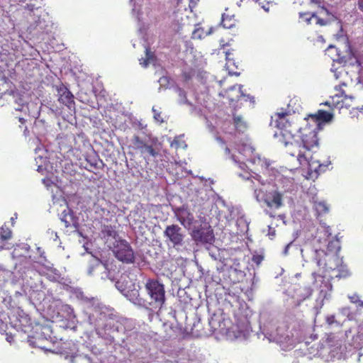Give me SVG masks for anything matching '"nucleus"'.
<instances>
[{"label":"nucleus","instance_id":"1","mask_svg":"<svg viewBox=\"0 0 363 363\" xmlns=\"http://www.w3.org/2000/svg\"><path fill=\"white\" fill-rule=\"evenodd\" d=\"M82 298L87 303L86 321L100 337L110 342L125 343L128 340L131 333L128 319L120 318L113 308L98 298L84 296Z\"/></svg>","mask_w":363,"mask_h":363},{"label":"nucleus","instance_id":"2","mask_svg":"<svg viewBox=\"0 0 363 363\" xmlns=\"http://www.w3.org/2000/svg\"><path fill=\"white\" fill-rule=\"evenodd\" d=\"M295 130L297 134H295L294 139L291 140L294 146L291 144L286 146L288 153L296 157L301 165H307L309 171H315L317 173L324 172L327 166L330 164V162L320 164L318 161L313 160L311 153L313 149L318 146L317 132L319 130L308 123H306L304 128H296Z\"/></svg>","mask_w":363,"mask_h":363},{"label":"nucleus","instance_id":"3","mask_svg":"<svg viewBox=\"0 0 363 363\" xmlns=\"http://www.w3.org/2000/svg\"><path fill=\"white\" fill-rule=\"evenodd\" d=\"M240 177L250 182V188L253 191V197L259 203H264L272 210H278L284 206V193L264 180L257 173L245 172L238 174Z\"/></svg>","mask_w":363,"mask_h":363},{"label":"nucleus","instance_id":"4","mask_svg":"<svg viewBox=\"0 0 363 363\" xmlns=\"http://www.w3.org/2000/svg\"><path fill=\"white\" fill-rule=\"evenodd\" d=\"M340 250L339 241H331L328 245V252L323 250H315L313 251V259L318 267L325 271H336L335 277L345 278L350 275L349 271L345 265L342 264V259L338 256Z\"/></svg>","mask_w":363,"mask_h":363},{"label":"nucleus","instance_id":"5","mask_svg":"<svg viewBox=\"0 0 363 363\" xmlns=\"http://www.w3.org/2000/svg\"><path fill=\"white\" fill-rule=\"evenodd\" d=\"M37 250L39 253L38 257H32L29 255L25 257V270L21 273V281L19 284L21 285V291L16 290L15 291L16 296H26L28 288H32V284L28 279L29 277L32 279L33 276H36L37 272L40 267L45 269H50L51 267L50 262L47 259L45 256V252L41 247H38Z\"/></svg>","mask_w":363,"mask_h":363},{"label":"nucleus","instance_id":"6","mask_svg":"<svg viewBox=\"0 0 363 363\" xmlns=\"http://www.w3.org/2000/svg\"><path fill=\"white\" fill-rule=\"evenodd\" d=\"M144 290L147 296L145 298L146 309L161 310L166 301L164 285L157 279H147L144 284Z\"/></svg>","mask_w":363,"mask_h":363},{"label":"nucleus","instance_id":"7","mask_svg":"<svg viewBox=\"0 0 363 363\" xmlns=\"http://www.w3.org/2000/svg\"><path fill=\"white\" fill-rule=\"evenodd\" d=\"M262 333L269 342L277 343L283 350H289L294 347V340L288 334L284 325L279 326L276 323H269L264 326Z\"/></svg>","mask_w":363,"mask_h":363},{"label":"nucleus","instance_id":"8","mask_svg":"<svg viewBox=\"0 0 363 363\" xmlns=\"http://www.w3.org/2000/svg\"><path fill=\"white\" fill-rule=\"evenodd\" d=\"M288 115V111H281L280 112H277L272 116L270 122L271 126L276 127L279 130V133L276 132L274 133V137L278 138L279 142L284 144L286 147L289 144H291V146H294V143L291 140L295 138V134L292 133V130L289 129L291 125L286 118Z\"/></svg>","mask_w":363,"mask_h":363},{"label":"nucleus","instance_id":"9","mask_svg":"<svg viewBox=\"0 0 363 363\" xmlns=\"http://www.w3.org/2000/svg\"><path fill=\"white\" fill-rule=\"evenodd\" d=\"M163 235L168 247H173L177 251L184 247L185 244V233L177 224L166 226Z\"/></svg>","mask_w":363,"mask_h":363},{"label":"nucleus","instance_id":"10","mask_svg":"<svg viewBox=\"0 0 363 363\" xmlns=\"http://www.w3.org/2000/svg\"><path fill=\"white\" fill-rule=\"evenodd\" d=\"M335 50L337 52V58L334 59L333 61L336 62L339 64L342 65L343 66L349 65L351 67H354L357 65L358 67L362 66V63L357 57L355 52L352 49L349 40L347 38L345 40V55L341 56L340 54L339 50L333 45H329L328 48V50Z\"/></svg>","mask_w":363,"mask_h":363},{"label":"nucleus","instance_id":"11","mask_svg":"<svg viewBox=\"0 0 363 363\" xmlns=\"http://www.w3.org/2000/svg\"><path fill=\"white\" fill-rule=\"evenodd\" d=\"M113 252L115 257L123 263L133 264L135 262L133 250L125 240H116V243H113Z\"/></svg>","mask_w":363,"mask_h":363},{"label":"nucleus","instance_id":"12","mask_svg":"<svg viewBox=\"0 0 363 363\" xmlns=\"http://www.w3.org/2000/svg\"><path fill=\"white\" fill-rule=\"evenodd\" d=\"M314 279L313 284L319 290V295L316 299V308H321L323 306V301L327 299L330 296L332 291V284L328 279H326L324 276L317 274L316 272L312 273Z\"/></svg>","mask_w":363,"mask_h":363},{"label":"nucleus","instance_id":"13","mask_svg":"<svg viewBox=\"0 0 363 363\" xmlns=\"http://www.w3.org/2000/svg\"><path fill=\"white\" fill-rule=\"evenodd\" d=\"M172 211L177 220H178L184 228L190 230L195 221L194 214L190 209L183 205L180 207L173 208Z\"/></svg>","mask_w":363,"mask_h":363},{"label":"nucleus","instance_id":"14","mask_svg":"<svg viewBox=\"0 0 363 363\" xmlns=\"http://www.w3.org/2000/svg\"><path fill=\"white\" fill-rule=\"evenodd\" d=\"M191 237L197 244H211L214 241L213 231L211 226L206 225L194 229Z\"/></svg>","mask_w":363,"mask_h":363},{"label":"nucleus","instance_id":"15","mask_svg":"<svg viewBox=\"0 0 363 363\" xmlns=\"http://www.w3.org/2000/svg\"><path fill=\"white\" fill-rule=\"evenodd\" d=\"M333 115L323 110H318L315 114L308 115L305 120L306 123L318 130H321L323 125L333 119Z\"/></svg>","mask_w":363,"mask_h":363},{"label":"nucleus","instance_id":"16","mask_svg":"<svg viewBox=\"0 0 363 363\" xmlns=\"http://www.w3.org/2000/svg\"><path fill=\"white\" fill-rule=\"evenodd\" d=\"M60 354L64 358L69 361V363H74V359L80 357L86 359L89 363H91V358L86 355H78L77 349L74 344L68 343L62 348Z\"/></svg>","mask_w":363,"mask_h":363},{"label":"nucleus","instance_id":"17","mask_svg":"<svg viewBox=\"0 0 363 363\" xmlns=\"http://www.w3.org/2000/svg\"><path fill=\"white\" fill-rule=\"evenodd\" d=\"M58 101L67 106L69 109L74 108V96L65 85L61 84L57 86Z\"/></svg>","mask_w":363,"mask_h":363},{"label":"nucleus","instance_id":"18","mask_svg":"<svg viewBox=\"0 0 363 363\" xmlns=\"http://www.w3.org/2000/svg\"><path fill=\"white\" fill-rule=\"evenodd\" d=\"M62 222L65 223L66 228L72 227L74 230L78 228V222L77 218L74 215L72 209L67 207L60 214V217Z\"/></svg>","mask_w":363,"mask_h":363},{"label":"nucleus","instance_id":"19","mask_svg":"<svg viewBox=\"0 0 363 363\" xmlns=\"http://www.w3.org/2000/svg\"><path fill=\"white\" fill-rule=\"evenodd\" d=\"M134 305L146 309L147 303L144 298L140 297L138 289H128L123 294Z\"/></svg>","mask_w":363,"mask_h":363},{"label":"nucleus","instance_id":"20","mask_svg":"<svg viewBox=\"0 0 363 363\" xmlns=\"http://www.w3.org/2000/svg\"><path fill=\"white\" fill-rule=\"evenodd\" d=\"M30 247L27 243H19L16 244L14 247V249L13 250V256L14 257H23V259L22 260V262L19 264V269L18 271H21L22 269H25V257H27L25 255V253L28 252L30 250ZM26 271V270H23Z\"/></svg>","mask_w":363,"mask_h":363},{"label":"nucleus","instance_id":"21","mask_svg":"<svg viewBox=\"0 0 363 363\" xmlns=\"http://www.w3.org/2000/svg\"><path fill=\"white\" fill-rule=\"evenodd\" d=\"M101 233L106 242L114 240L113 243H116V240H121L116 230V227L111 225H104L101 228Z\"/></svg>","mask_w":363,"mask_h":363},{"label":"nucleus","instance_id":"22","mask_svg":"<svg viewBox=\"0 0 363 363\" xmlns=\"http://www.w3.org/2000/svg\"><path fill=\"white\" fill-rule=\"evenodd\" d=\"M174 91L178 94L179 98L177 101L179 104L188 106L191 108V111L195 110V106L187 99L186 92L184 89L177 86L174 87Z\"/></svg>","mask_w":363,"mask_h":363},{"label":"nucleus","instance_id":"23","mask_svg":"<svg viewBox=\"0 0 363 363\" xmlns=\"http://www.w3.org/2000/svg\"><path fill=\"white\" fill-rule=\"evenodd\" d=\"M101 268L106 269L105 266H103V262L98 258L92 257L89 262L87 274L89 276H92L94 274L95 271L99 272Z\"/></svg>","mask_w":363,"mask_h":363},{"label":"nucleus","instance_id":"24","mask_svg":"<svg viewBox=\"0 0 363 363\" xmlns=\"http://www.w3.org/2000/svg\"><path fill=\"white\" fill-rule=\"evenodd\" d=\"M103 266L106 267V269L104 268H101L99 272L100 273V278L102 280L109 279L111 281H114L116 280L115 276L111 272V269L108 268V264L107 262H103Z\"/></svg>","mask_w":363,"mask_h":363},{"label":"nucleus","instance_id":"25","mask_svg":"<svg viewBox=\"0 0 363 363\" xmlns=\"http://www.w3.org/2000/svg\"><path fill=\"white\" fill-rule=\"evenodd\" d=\"M238 152L241 155L243 156V160H246L248 157L253 155L255 149L249 144H243L239 147Z\"/></svg>","mask_w":363,"mask_h":363},{"label":"nucleus","instance_id":"26","mask_svg":"<svg viewBox=\"0 0 363 363\" xmlns=\"http://www.w3.org/2000/svg\"><path fill=\"white\" fill-rule=\"evenodd\" d=\"M313 208L318 215L324 214L328 212L329 208L325 201H318L313 199Z\"/></svg>","mask_w":363,"mask_h":363},{"label":"nucleus","instance_id":"27","mask_svg":"<svg viewBox=\"0 0 363 363\" xmlns=\"http://www.w3.org/2000/svg\"><path fill=\"white\" fill-rule=\"evenodd\" d=\"M325 12L328 16V20H324V19L320 18L315 14V16H313L315 24H318L320 26H325V25L328 24V22H330V21H333L337 20V17L335 14L330 13L328 10H325Z\"/></svg>","mask_w":363,"mask_h":363},{"label":"nucleus","instance_id":"28","mask_svg":"<svg viewBox=\"0 0 363 363\" xmlns=\"http://www.w3.org/2000/svg\"><path fill=\"white\" fill-rule=\"evenodd\" d=\"M132 143L136 150H138L140 153L144 155V147L147 144L146 141L140 138L138 135H135L132 138Z\"/></svg>","mask_w":363,"mask_h":363},{"label":"nucleus","instance_id":"29","mask_svg":"<svg viewBox=\"0 0 363 363\" xmlns=\"http://www.w3.org/2000/svg\"><path fill=\"white\" fill-rule=\"evenodd\" d=\"M235 20L234 16H229L225 13L222 15L221 24L225 28H231L235 26Z\"/></svg>","mask_w":363,"mask_h":363},{"label":"nucleus","instance_id":"30","mask_svg":"<svg viewBox=\"0 0 363 363\" xmlns=\"http://www.w3.org/2000/svg\"><path fill=\"white\" fill-rule=\"evenodd\" d=\"M234 124L235 128L239 132H244L247 128V123L243 121L242 117L240 116H234L233 117Z\"/></svg>","mask_w":363,"mask_h":363},{"label":"nucleus","instance_id":"31","mask_svg":"<svg viewBox=\"0 0 363 363\" xmlns=\"http://www.w3.org/2000/svg\"><path fill=\"white\" fill-rule=\"evenodd\" d=\"M1 298L2 303L6 308L10 309L14 308L16 307V304L11 295L6 294V292H3Z\"/></svg>","mask_w":363,"mask_h":363},{"label":"nucleus","instance_id":"32","mask_svg":"<svg viewBox=\"0 0 363 363\" xmlns=\"http://www.w3.org/2000/svg\"><path fill=\"white\" fill-rule=\"evenodd\" d=\"M237 328H238L239 334L236 335V337L246 335L248 334L250 328L249 320L245 318L240 325L238 324Z\"/></svg>","mask_w":363,"mask_h":363},{"label":"nucleus","instance_id":"33","mask_svg":"<svg viewBox=\"0 0 363 363\" xmlns=\"http://www.w3.org/2000/svg\"><path fill=\"white\" fill-rule=\"evenodd\" d=\"M154 54L151 52L150 49L148 48H145V58L140 59V64L144 67H147L149 63L153 60Z\"/></svg>","mask_w":363,"mask_h":363},{"label":"nucleus","instance_id":"34","mask_svg":"<svg viewBox=\"0 0 363 363\" xmlns=\"http://www.w3.org/2000/svg\"><path fill=\"white\" fill-rule=\"evenodd\" d=\"M143 0H130V4L133 6L132 13L135 15L138 20L140 21V11L141 3Z\"/></svg>","mask_w":363,"mask_h":363},{"label":"nucleus","instance_id":"35","mask_svg":"<svg viewBox=\"0 0 363 363\" xmlns=\"http://www.w3.org/2000/svg\"><path fill=\"white\" fill-rule=\"evenodd\" d=\"M130 123L132 126L137 130H145L147 127V125L143 124L140 121L133 116H130Z\"/></svg>","mask_w":363,"mask_h":363},{"label":"nucleus","instance_id":"36","mask_svg":"<svg viewBox=\"0 0 363 363\" xmlns=\"http://www.w3.org/2000/svg\"><path fill=\"white\" fill-rule=\"evenodd\" d=\"M47 28L48 24L46 23L45 21L39 18L38 21L35 22V26L34 29H35L39 33H44L48 32Z\"/></svg>","mask_w":363,"mask_h":363},{"label":"nucleus","instance_id":"37","mask_svg":"<svg viewBox=\"0 0 363 363\" xmlns=\"http://www.w3.org/2000/svg\"><path fill=\"white\" fill-rule=\"evenodd\" d=\"M246 160L252 164L258 165L260 167H263V162H264L263 158H261L259 155H255L254 153Z\"/></svg>","mask_w":363,"mask_h":363},{"label":"nucleus","instance_id":"38","mask_svg":"<svg viewBox=\"0 0 363 363\" xmlns=\"http://www.w3.org/2000/svg\"><path fill=\"white\" fill-rule=\"evenodd\" d=\"M0 237L1 239L3 240H7L11 238V230L7 227H2L0 229Z\"/></svg>","mask_w":363,"mask_h":363},{"label":"nucleus","instance_id":"39","mask_svg":"<svg viewBox=\"0 0 363 363\" xmlns=\"http://www.w3.org/2000/svg\"><path fill=\"white\" fill-rule=\"evenodd\" d=\"M236 87H237V85H235V86H233L230 87V91H233L235 90ZM238 93H239V94H240L239 96H238V98H239V97H242V96H243V97H247V98H248V99H250V96L249 95H245V94H244L242 93V85H238ZM229 99H230L231 101H238V99H233V98H230V96H229Z\"/></svg>","mask_w":363,"mask_h":363},{"label":"nucleus","instance_id":"40","mask_svg":"<svg viewBox=\"0 0 363 363\" xmlns=\"http://www.w3.org/2000/svg\"><path fill=\"white\" fill-rule=\"evenodd\" d=\"M313 16H315V13H300V18L302 21L306 22L307 24H311V21H314Z\"/></svg>","mask_w":363,"mask_h":363},{"label":"nucleus","instance_id":"41","mask_svg":"<svg viewBox=\"0 0 363 363\" xmlns=\"http://www.w3.org/2000/svg\"><path fill=\"white\" fill-rule=\"evenodd\" d=\"M229 270L230 273H235L240 277H243L244 275L243 271L240 268L239 263H234V264L230 267Z\"/></svg>","mask_w":363,"mask_h":363},{"label":"nucleus","instance_id":"42","mask_svg":"<svg viewBox=\"0 0 363 363\" xmlns=\"http://www.w3.org/2000/svg\"><path fill=\"white\" fill-rule=\"evenodd\" d=\"M172 82V79L166 76L160 77L158 80V82L160 84V86L166 88L170 87Z\"/></svg>","mask_w":363,"mask_h":363},{"label":"nucleus","instance_id":"43","mask_svg":"<svg viewBox=\"0 0 363 363\" xmlns=\"http://www.w3.org/2000/svg\"><path fill=\"white\" fill-rule=\"evenodd\" d=\"M116 289L121 292L123 294L128 290L127 285L124 283L122 279L118 280L115 283Z\"/></svg>","mask_w":363,"mask_h":363},{"label":"nucleus","instance_id":"44","mask_svg":"<svg viewBox=\"0 0 363 363\" xmlns=\"http://www.w3.org/2000/svg\"><path fill=\"white\" fill-rule=\"evenodd\" d=\"M148 153L152 157H156L158 152L153 148L152 145L146 144L144 147V154Z\"/></svg>","mask_w":363,"mask_h":363},{"label":"nucleus","instance_id":"45","mask_svg":"<svg viewBox=\"0 0 363 363\" xmlns=\"http://www.w3.org/2000/svg\"><path fill=\"white\" fill-rule=\"evenodd\" d=\"M230 158L235 163V164H238V167L242 169V170H245V168L247 167V165L245 164V163L243 162V161H241L240 159H237V157L235 156L234 155H230Z\"/></svg>","mask_w":363,"mask_h":363},{"label":"nucleus","instance_id":"46","mask_svg":"<svg viewBox=\"0 0 363 363\" xmlns=\"http://www.w3.org/2000/svg\"><path fill=\"white\" fill-rule=\"evenodd\" d=\"M41 338H43V335L42 334H38V337H37V339H36V340L35 342H32L31 340H29L30 344L33 345L35 347H39V348H40L42 350H47V349L45 348V346H43V345L40 344V341Z\"/></svg>","mask_w":363,"mask_h":363},{"label":"nucleus","instance_id":"47","mask_svg":"<svg viewBox=\"0 0 363 363\" xmlns=\"http://www.w3.org/2000/svg\"><path fill=\"white\" fill-rule=\"evenodd\" d=\"M36 1V3L35 4H28L27 6H26V8L30 11H33L35 9H38L39 8H40L41 6V0H35Z\"/></svg>","mask_w":363,"mask_h":363},{"label":"nucleus","instance_id":"48","mask_svg":"<svg viewBox=\"0 0 363 363\" xmlns=\"http://www.w3.org/2000/svg\"><path fill=\"white\" fill-rule=\"evenodd\" d=\"M350 301L353 303H358V306L363 308V301H361L359 298V296L357 294H353L352 296H349Z\"/></svg>","mask_w":363,"mask_h":363},{"label":"nucleus","instance_id":"49","mask_svg":"<svg viewBox=\"0 0 363 363\" xmlns=\"http://www.w3.org/2000/svg\"><path fill=\"white\" fill-rule=\"evenodd\" d=\"M231 55H232V53L230 52L229 51L225 52V59H226V62H227L226 66H227L228 69H229L230 66L235 65L234 60L230 57Z\"/></svg>","mask_w":363,"mask_h":363},{"label":"nucleus","instance_id":"50","mask_svg":"<svg viewBox=\"0 0 363 363\" xmlns=\"http://www.w3.org/2000/svg\"><path fill=\"white\" fill-rule=\"evenodd\" d=\"M152 112L154 113V118L157 122L162 123L163 122L162 118H161V113L159 112L155 107H152Z\"/></svg>","mask_w":363,"mask_h":363},{"label":"nucleus","instance_id":"51","mask_svg":"<svg viewBox=\"0 0 363 363\" xmlns=\"http://www.w3.org/2000/svg\"><path fill=\"white\" fill-rule=\"evenodd\" d=\"M263 258H264L263 256H262L260 255H253L252 260L254 263H255L258 265L262 262Z\"/></svg>","mask_w":363,"mask_h":363},{"label":"nucleus","instance_id":"52","mask_svg":"<svg viewBox=\"0 0 363 363\" xmlns=\"http://www.w3.org/2000/svg\"><path fill=\"white\" fill-rule=\"evenodd\" d=\"M326 322L328 325H331L336 323L335 315H330L326 317Z\"/></svg>","mask_w":363,"mask_h":363},{"label":"nucleus","instance_id":"53","mask_svg":"<svg viewBox=\"0 0 363 363\" xmlns=\"http://www.w3.org/2000/svg\"><path fill=\"white\" fill-rule=\"evenodd\" d=\"M311 294H312V289L310 287L306 288V294H305V297L303 298V299L311 296Z\"/></svg>","mask_w":363,"mask_h":363},{"label":"nucleus","instance_id":"54","mask_svg":"<svg viewBox=\"0 0 363 363\" xmlns=\"http://www.w3.org/2000/svg\"><path fill=\"white\" fill-rule=\"evenodd\" d=\"M6 340L7 342H9V343H12L14 340V337H13V335H11V334H6Z\"/></svg>","mask_w":363,"mask_h":363},{"label":"nucleus","instance_id":"55","mask_svg":"<svg viewBox=\"0 0 363 363\" xmlns=\"http://www.w3.org/2000/svg\"><path fill=\"white\" fill-rule=\"evenodd\" d=\"M357 4L359 10L363 13V0H357Z\"/></svg>","mask_w":363,"mask_h":363},{"label":"nucleus","instance_id":"56","mask_svg":"<svg viewBox=\"0 0 363 363\" xmlns=\"http://www.w3.org/2000/svg\"><path fill=\"white\" fill-rule=\"evenodd\" d=\"M263 159H264V162H263V167H261V168L267 169L270 165V162L267 159H265V158H263Z\"/></svg>","mask_w":363,"mask_h":363},{"label":"nucleus","instance_id":"57","mask_svg":"<svg viewBox=\"0 0 363 363\" xmlns=\"http://www.w3.org/2000/svg\"><path fill=\"white\" fill-rule=\"evenodd\" d=\"M291 244H292V242H290V243H289L288 245H286V247H285V248H284V250L283 251V254L284 255H286L288 254L289 249L290 246L291 245Z\"/></svg>","mask_w":363,"mask_h":363},{"label":"nucleus","instance_id":"58","mask_svg":"<svg viewBox=\"0 0 363 363\" xmlns=\"http://www.w3.org/2000/svg\"><path fill=\"white\" fill-rule=\"evenodd\" d=\"M43 183L46 186H50V185L51 184V181L48 179H43Z\"/></svg>","mask_w":363,"mask_h":363},{"label":"nucleus","instance_id":"59","mask_svg":"<svg viewBox=\"0 0 363 363\" xmlns=\"http://www.w3.org/2000/svg\"><path fill=\"white\" fill-rule=\"evenodd\" d=\"M199 32V30H195L193 32V38H201V35L198 34Z\"/></svg>","mask_w":363,"mask_h":363},{"label":"nucleus","instance_id":"60","mask_svg":"<svg viewBox=\"0 0 363 363\" xmlns=\"http://www.w3.org/2000/svg\"><path fill=\"white\" fill-rule=\"evenodd\" d=\"M325 235L329 237L331 235V232H330V228L329 226H326L325 228Z\"/></svg>","mask_w":363,"mask_h":363},{"label":"nucleus","instance_id":"61","mask_svg":"<svg viewBox=\"0 0 363 363\" xmlns=\"http://www.w3.org/2000/svg\"><path fill=\"white\" fill-rule=\"evenodd\" d=\"M183 75H184V77L185 80H188V79H189L191 78V76L188 73L184 72L183 74Z\"/></svg>","mask_w":363,"mask_h":363},{"label":"nucleus","instance_id":"62","mask_svg":"<svg viewBox=\"0 0 363 363\" xmlns=\"http://www.w3.org/2000/svg\"><path fill=\"white\" fill-rule=\"evenodd\" d=\"M225 153H226V154H228V155H230V149H229L228 147H226L225 148Z\"/></svg>","mask_w":363,"mask_h":363},{"label":"nucleus","instance_id":"63","mask_svg":"<svg viewBox=\"0 0 363 363\" xmlns=\"http://www.w3.org/2000/svg\"><path fill=\"white\" fill-rule=\"evenodd\" d=\"M340 72H337V71L335 72L334 74L336 79H338L340 77Z\"/></svg>","mask_w":363,"mask_h":363},{"label":"nucleus","instance_id":"64","mask_svg":"<svg viewBox=\"0 0 363 363\" xmlns=\"http://www.w3.org/2000/svg\"><path fill=\"white\" fill-rule=\"evenodd\" d=\"M209 325L211 326V328H214V320L213 319L209 321Z\"/></svg>","mask_w":363,"mask_h":363}]
</instances>
